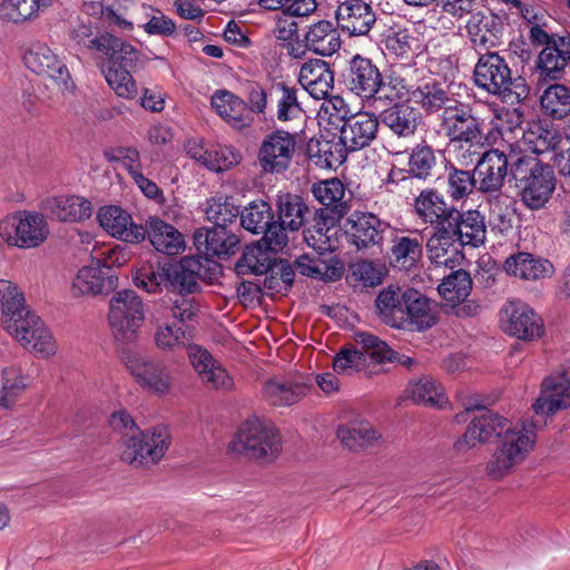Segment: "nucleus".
<instances>
[{
	"mask_svg": "<svg viewBox=\"0 0 570 570\" xmlns=\"http://www.w3.org/2000/svg\"><path fill=\"white\" fill-rule=\"evenodd\" d=\"M49 235V227L42 214L19 212L0 223V237L20 248H35Z\"/></svg>",
	"mask_w": 570,
	"mask_h": 570,
	"instance_id": "13",
	"label": "nucleus"
},
{
	"mask_svg": "<svg viewBox=\"0 0 570 570\" xmlns=\"http://www.w3.org/2000/svg\"><path fill=\"white\" fill-rule=\"evenodd\" d=\"M239 238L224 227H202L194 233V245L204 262L209 263L210 257L226 258L238 249Z\"/></svg>",
	"mask_w": 570,
	"mask_h": 570,
	"instance_id": "21",
	"label": "nucleus"
},
{
	"mask_svg": "<svg viewBox=\"0 0 570 570\" xmlns=\"http://www.w3.org/2000/svg\"><path fill=\"white\" fill-rule=\"evenodd\" d=\"M104 73L108 86L118 97L129 100L137 97L138 86L129 68H107Z\"/></svg>",
	"mask_w": 570,
	"mask_h": 570,
	"instance_id": "63",
	"label": "nucleus"
},
{
	"mask_svg": "<svg viewBox=\"0 0 570 570\" xmlns=\"http://www.w3.org/2000/svg\"><path fill=\"white\" fill-rule=\"evenodd\" d=\"M390 224L368 212H354L345 220L347 242L358 250L380 246Z\"/></svg>",
	"mask_w": 570,
	"mask_h": 570,
	"instance_id": "15",
	"label": "nucleus"
},
{
	"mask_svg": "<svg viewBox=\"0 0 570 570\" xmlns=\"http://www.w3.org/2000/svg\"><path fill=\"white\" fill-rule=\"evenodd\" d=\"M504 269L522 279L535 281L550 276L553 266L548 259L534 258L529 253H518L505 259Z\"/></svg>",
	"mask_w": 570,
	"mask_h": 570,
	"instance_id": "44",
	"label": "nucleus"
},
{
	"mask_svg": "<svg viewBox=\"0 0 570 570\" xmlns=\"http://www.w3.org/2000/svg\"><path fill=\"white\" fill-rule=\"evenodd\" d=\"M271 92L278 95L276 101V118L278 121H292L304 115V110L297 98V89L295 87L281 81L271 87Z\"/></svg>",
	"mask_w": 570,
	"mask_h": 570,
	"instance_id": "54",
	"label": "nucleus"
},
{
	"mask_svg": "<svg viewBox=\"0 0 570 570\" xmlns=\"http://www.w3.org/2000/svg\"><path fill=\"white\" fill-rule=\"evenodd\" d=\"M305 48L323 57H330L341 48L337 29L328 20L312 24L304 38Z\"/></svg>",
	"mask_w": 570,
	"mask_h": 570,
	"instance_id": "40",
	"label": "nucleus"
},
{
	"mask_svg": "<svg viewBox=\"0 0 570 570\" xmlns=\"http://www.w3.org/2000/svg\"><path fill=\"white\" fill-rule=\"evenodd\" d=\"M465 29L475 47L489 51L501 43L504 24L498 14L474 11L470 14Z\"/></svg>",
	"mask_w": 570,
	"mask_h": 570,
	"instance_id": "27",
	"label": "nucleus"
},
{
	"mask_svg": "<svg viewBox=\"0 0 570 570\" xmlns=\"http://www.w3.org/2000/svg\"><path fill=\"white\" fill-rule=\"evenodd\" d=\"M331 213L324 214L322 210H316L313 218V225L304 230V238L308 246L313 247L320 255L330 252L331 254L335 249V244L332 239L333 229L336 227L340 220H334L332 224L328 223Z\"/></svg>",
	"mask_w": 570,
	"mask_h": 570,
	"instance_id": "45",
	"label": "nucleus"
},
{
	"mask_svg": "<svg viewBox=\"0 0 570 570\" xmlns=\"http://www.w3.org/2000/svg\"><path fill=\"white\" fill-rule=\"evenodd\" d=\"M42 209L61 222H81L92 214L90 200L77 195H60L42 202Z\"/></svg>",
	"mask_w": 570,
	"mask_h": 570,
	"instance_id": "34",
	"label": "nucleus"
},
{
	"mask_svg": "<svg viewBox=\"0 0 570 570\" xmlns=\"http://www.w3.org/2000/svg\"><path fill=\"white\" fill-rule=\"evenodd\" d=\"M407 289L390 286L382 289L375 299L376 313L380 320L390 327L402 330L407 305Z\"/></svg>",
	"mask_w": 570,
	"mask_h": 570,
	"instance_id": "35",
	"label": "nucleus"
},
{
	"mask_svg": "<svg viewBox=\"0 0 570 570\" xmlns=\"http://www.w3.org/2000/svg\"><path fill=\"white\" fill-rule=\"evenodd\" d=\"M510 175L519 189L522 203L531 210L544 207L556 188L552 167L535 157H517L511 164Z\"/></svg>",
	"mask_w": 570,
	"mask_h": 570,
	"instance_id": "5",
	"label": "nucleus"
},
{
	"mask_svg": "<svg viewBox=\"0 0 570 570\" xmlns=\"http://www.w3.org/2000/svg\"><path fill=\"white\" fill-rule=\"evenodd\" d=\"M474 83L479 89L499 97L508 105H515L529 96V87L521 76L512 77L511 69L498 52L480 55L473 70Z\"/></svg>",
	"mask_w": 570,
	"mask_h": 570,
	"instance_id": "3",
	"label": "nucleus"
},
{
	"mask_svg": "<svg viewBox=\"0 0 570 570\" xmlns=\"http://www.w3.org/2000/svg\"><path fill=\"white\" fill-rule=\"evenodd\" d=\"M98 51L108 58L107 68L132 69L140 58V51L137 48L109 32L101 33Z\"/></svg>",
	"mask_w": 570,
	"mask_h": 570,
	"instance_id": "39",
	"label": "nucleus"
},
{
	"mask_svg": "<svg viewBox=\"0 0 570 570\" xmlns=\"http://www.w3.org/2000/svg\"><path fill=\"white\" fill-rule=\"evenodd\" d=\"M491 458L487 462V475L500 481L514 472L532 451L535 443V433L532 426L509 422L498 438Z\"/></svg>",
	"mask_w": 570,
	"mask_h": 570,
	"instance_id": "4",
	"label": "nucleus"
},
{
	"mask_svg": "<svg viewBox=\"0 0 570 570\" xmlns=\"http://www.w3.org/2000/svg\"><path fill=\"white\" fill-rule=\"evenodd\" d=\"M416 216L433 228L450 227L458 217V208L445 200L443 194L434 188L423 189L414 199Z\"/></svg>",
	"mask_w": 570,
	"mask_h": 570,
	"instance_id": "18",
	"label": "nucleus"
},
{
	"mask_svg": "<svg viewBox=\"0 0 570 570\" xmlns=\"http://www.w3.org/2000/svg\"><path fill=\"white\" fill-rule=\"evenodd\" d=\"M256 3L261 9L281 11V16L291 18L308 17L317 9L316 0H256Z\"/></svg>",
	"mask_w": 570,
	"mask_h": 570,
	"instance_id": "61",
	"label": "nucleus"
},
{
	"mask_svg": "<svg viewBox=\"0 0 570 570\" xmlns=\"http://www.w3.org/2000/svg\"><path fill=\"white\" fill-rule=\"evenodd\" d=\"M97 218L104 230L122 242L138 244L146 237V228L136 224L131 215L119 206L101 207Z\"/></svg>",
	"mask_w": 570,
	"mask_h": 570,
	"instance_id": "19",
	"label": "nucleus"
},
{
	"mask_svg": "<svg viewBox=\"0 0 570 570\" xmlns=\"http://www.w3.org/2000/svg\"><path fill=\"white\" fill-rule=\"evenodd\" d=\"M336 436L342 445L350 451L361 452L377 445L382 434L364 419L352 420L337 428Z\"/></svg>",
	"mask_w": 570,
	"mask_h": 570,
	"instance_id": "31",
	"label": "nucleus"
},
{
	"mask_svg": "<svg viewBox=\"0 0 570 570\" xmlns=\"http://www.w3.org/2000/svg\"><path fill=\"white\" fill-rule=\"evenodd\" d=\"M452 228H433L431 236L426 242V256L432 265L436 267H446L454 269L464 261L462 244L455 237Z\"/></svg>",
	"mask_w": 570,
	"mask_h": 570,
	"instance_id": "17",
	"label": "nucleus"
},
{
	"mask_svg": "<svg viewBox=\"0 0 570 570\" xmlns=\"http://www.w3.org/2000/svg\"><path fill=\"white\" fill-rule=\"evenodd\" d=\"M406 91L405 96H410L411 100L420 106L426 115H434L441 112V116H446L451 109L459 102L450 92L448 87L430 78L423 80L414 86L405 79Z\"/></svg>",
	"mask_w": 570,
	"mask_h": 570,
	"instance_id": "16",
	"label": "nucleus"
},
{
	"mask_svg": "<svg viewBox=\"0 0 570 570\" xmlns=\"http://www.w3.org/2000/svg\"><path fill=\"white\" fill-rule=\"evenodd\" d=\"M115 286L114 276L94 264L78 271L72 282V293L76 296L98 295L109 292Z\"/></svg>",
	"mask_w": 570,
	"mask_h": 570,
	"instance_id": "41",
	"label": "nucleus"
},
{
	"mask_svg": "<svg viewBox=\"0 0 570 570\" xmlns=\"http://www.w3.org/2000/svg\"><path fill=\"white\" fill-rule=\"evenodd\" d=\"M308 214L309 209L301 196L289 193L277 196V217L288 230L301 229Z\"/></svg>",
	"mask_w": 570,
	"mask_h": 570,
	"instance_id": "49",
	"label": "nucleus"
},
{
	"mask_svg": "<svg viewBox=\"0 0 570 570\" xmlns=\"http://www.w3.org/2000/svg\"><path fill=\"white\" fill-rule=\"evenodd\" d=\"M448 195L454 202L468 198L476 186L474 171L450 164L446 167Z\"/></svg>",
	"mask_w": 570,
	"mask_h": 570,
	"instance_id": "58",
	"label": "nucleus"
},
{
	"mask_svg": "<svg viewBox=\"0 0 570 570\" xmlns=\"http://www.w3.org/2000/svg\"><path fill=\"white\" fill-rule=\"evenodd\" d=\"M233 449L248 458L269 461L281 451V436L271 422L253 416L239 426Z\"/></svg>",
	"mask_w": 570,
	"mask_h": 570,
	"instance_id": "7",
	"label": "nucleus"
},
{
	"mask_svg": "<svg viewBox=\"0 0 570 570\" xmlns=\"http://www.w3.org/2000/svg\"><path fill=\"white\" fill-rule=\"evenodd\" d=\"M212 107L233 128L242 130L253 124L245 100L228 90H217L212 96Z\"/></svg>",
	"mask_w": 570,
	"mask_h": 570,
	"instance_id": "32",
	"label": "nucleus"
},
{
	"mask_svg": "<svg viewBox=\"0 0 570 570\" xmlns=\"http://www.w3.org/2000/svg\"><path fill=\"white\" fill-rule=\"evenodd\" d=\"M409 392L417 404L441 407L448 402L442 385L429 376L421 377L419 381L411 383Z\"/></svg>",
	"mask_w": 570,
	"mask_h": 570,
	"instance_id": "60",
	"label": "nucleus"
},
{
	"mask_svg": "<svg viewBox=\"0 0 570 570\" xmlns=\"http://www.w3.org/2000/svg\"><path fill=\"white\" fill-rule=\"evenodd\" d=\"M403 331L424 332L438 323V307L420 292L407 289Z\"/></svg>",
	"mask_w": 570,
	"mask_h": 570,
	"instance_id": "28",
	"label": "nucleus"
},
{
	"mask_svg": "<svg viewBox=\"0 0 570 570\" xmlns=\"http://www.w3.org/2000/svg\"><path fill=\"white\" fill-rule=\"evenodd\" d=\"M23 61L32 72L51 78L60 91L72 92L75 90V83L67 66L46 43L31 45L23 56Z\"/></svg>",
	"mask_w": 570,
	"mask_h": 570,
	"instance_id": "14",
	"label": "nucleus"
},
{
	"mask_svg": "<svg viewBox=\"0 0 570 570\" xmlns=\"http://www.w3.org/2000/svg\"><path fill=\"white\" fill-rule=\"evenodd\" d=\"M56 0H2L0 19L20 24L33 20L39 13L53 4Z\"/></svg>",
	"mask_w": 570,
	"mask_h": 570,
	"instance_id": "46",
	"label": "nucleus"
},
{
	"mask_svg": "<svg viewBox=\"0 0 570 570\" xmlns=\"http://www.w3.org/2000/svg\"><path fill=\"white\" fill-rule=\"evenodd\" d=\"M298 82L314 99H327L334 86V72L326 61L312 59L301 67Z\"/></svg>",
	"mask_w": 570,
	"mask_h": 570,
	"instance_id": "30",
	"label": "nucleus"
},
{
	"mask_svg": "<svg viewBox=\"0 0 570 570\" xmlns=\"http://www.w3.org/2000/svg\"><path fill=\"white\" fill-rule=\"evenodd\" d=\"M203 257H185L179 266H171L169 286L179 292V295L194 293L198 287V278L203 277Z\"/></svg>",
	"mask_w": 570,
	"mask_h": 570,
	"instance_id": "47",
	"label": "nucleus"
},
{
	"mask_svg": "<svg viewBox=\"0 0 570 570\" xmlns=\"http://www.w3.org/2000/svg\"><path fill=\"white\" fill-rule=\"evenodd\" d=\"M337 26L351 37L367 35L376 22V14L365 0H346L335 11Z\"/></svg>",
	"mask_w": 570,
	"mask_h": 570,
	"instance_id": "23",
	"label": "nucleus"
},
{
	"mask_svg": "<svg viewBox=\"0 0 570 570\" xmlns=\"http://www.w3.org/2000/svg\"><path fill=\"white\" fill-rule=\"evenodd\" d=\"M240 215L238 206L234 204L232 197H214L208 202L206 217L216 227L227 228L229 224L236 222Z\"/></svg>",
	"mask_w": 570,
	"mask_h": 570,
	"instance_id": "62",
	"label": "nucleus"
},
{
	"mask_svg": "<svg viewBox=\"0 0 570 570\" xmlns=\"http://www.w3.org/2000/svg\"><path fill=\"white\" fill-rule=\"evenodd\" d=\"M570 407V380L564 374L550 375L541 384L540 395L532 404L537 415L552 416Z\"/></svg>",
	"mask_w": 570,
	"mask_h": 570,
	"instance_id": "24",
	"label": "nucleus"
},
{
	"mask_svg": "<svg viewBox=\"0 0 570 570\" xmlns=\"http://www.w3.org/2000/svg\"><path fill=\"white\" fill-rule=\"evenodd\" d=\"M517 157V155L508 156L499 149H490L484 153L473 150L470 155L462 153L458 159L462 165L475 164L473 171L474 175H478V189L481 193L490 194L500 191L508 175V168Z\"/></svg>",
	"mask_w": 570,
	"mask_h": 570,
	"instance_id": "11",
	"label": "nucleus"
},
{
	"mask_svg": "<svg viewBox=\"0 0 570 570\" xmlns=\"http://www.w3.org/2000/svg\"><path fill=\"white\" fill-rule=\"evenodd\" d=\"M171 278V265L140 262L132 273V282L136 287L147 293H160L169 287Z\"/></svg>",
	"mask_w": 570,
	"mask_h": 570,
	"instance_id": "43",
	"label": "nucleus"
},
{
	"mask_svg": "<svg viewBox=\"0 0 570 570\" xmlns=\"http://www.w3.org/2000/svg\"><path fill=\"white\" fill-rule=\"evenodd\" d=\"M440 125L451 142L468 146L465 150L460 146L458 156L462 153L470 155L473 150L480 149L484 138L485 121L470 105L459 101L446 116H441Z\"/></svg>",
	"mask_w": 570,
	"mask_h": 570,
	"instance_id": "8",
	"label": "nucleus"
},
{
	"mask_svg": "<svg viewBox=\"0 0 570 570\" xmlns=\"http://www.w3.org/2000/svg\"><path fill=\"white\" fill-rule=\"evenodd\" d=\"M568 61L554 47H544L535 60L534 77L538 85L561 80Z\"/></svg>",
	"mask_w": 570,
	"mask_h": 570,
	"instance_id": "50",
	"label": "nucleus"
},
{
	"mask_svg": "<svg viewBox=\"0 0 570 570\" xmlns=\"http://www.w3.org/2000/svg\"><path fill=\"white\" fill-rule=\"evenodd\" d=\"M314 197L323 205L318 210L331 213L328 223L341 220L347 214L348 205L343 200L345 196V188L342 181L337 178L327 179L313 185Z\"/></svg>",
	"mask_w": 570,
	"mask_h": 570,
	"instance_id": "36",
	"label": "nucleus"
},
{
	"mask_svg": "<svg viewBox=\"0 0 570 570\" xmlns=\"http://www.w3.org/2000/svg\"><path fill=\"white\" fill-rule=\"evenodd\" d=\"M146 235L157 252L176 255L185 247L183 235L170 224L151 217L148 220Z\"/></svg>",
	"mask_w": 570,
	"mask_h": 570,
	"instance_id": "42",
	"label": "nucleus"
},
{
	"mask_svg": "<svg viewBox=\"0 0 570 570\" xmlns=\"http://www.w3.org/2000/svg\"><path fill=\"white\" fill-rule=\"evenodd\" d=\"M265 247L258 243L257 245L246 246L242 257L235 266L238 275H263L272 269V257Z\"/></svg>",
	"mask_w": 570,
	"mask_h": 570,
	"instance_id": "55",
	"label": "nucleus"
},
{
	"mask_svg": "<svg viewBox=\"0 0 570 570\" xmlns=\"http://www.w3.org/2000/svg\"><path fill=\"white\" fill-rule=\"evenodd\" d=\"M350 151L340 135L326 131L308 140L306 155L320 168H337Z\"/></svg>",
	"mask_w": 570,
	"mask_h": 570,
	"instance_id": "25",
	"label": "nucleus"
},
{
	"mask_svg": "<svg viewBox=\"0 0 570 570\" xmlns=\"http://www.w3.org/2000/svg\"><path fill=\"white\" fill-rule=\"evenodd\" d=\"M502 314L507 320L504 330L512 336L530 341L540 337L543 333L541 318L524 303L510 301L505 304Z\"/></svg>",
	"mask_w": 570,
	"mask_h": 570,
	"instance_id": "26",
	"label": "nucleus"
},
{
	"mask_svg": "<svg viewBox=\"0 0 570 570\" xmlns=\"http://www.w3.org/2000/svg\"><path fill=\"white\" fill-rule=\"evenodd\" d=\"M354 341L362 345L368 353L370 358L375 363L384 361L397 362L410 368L414 360L406 355H400L394 352L384 341L368 332H355Z\"/></svg>",
	"mask_w": 570,
	"mask_h": 570,
	"instance_id": "48",
	"label": "nucleus"
},
{
	"mask_svg": "<svg viewBox=\"0 0 570 570\" xmlns=\"http://www.w3.org/2000/svg\"><path fill=\"white\" fill-rule=\"evenodd\" d=\"M240 225L252 234H262L273 223L274 212L265 200H254L240 212Z\"/></svg>",
	"mask_w": 570,
	"mask_h": 570,
	"instance_id": "57",
	"label": "nucleus"
},
{
	"mask_svg": "<svg viewBox=\"0 0 570 570\" xmlns=\"http://www.w3.org/2000/svg\"><path fill=\"white\" fill-rule=\"evenodd\" d=\"M204 167L208 170L220 173L237 165L240 159L239 153L233 147L225 145H208Z\"/></svg>",
	"mask_w": 570,
	"mask_h": 570,
	"instance_id": "64",
	"label": "nucleus"
},
{
	"mask_svg": "<svg viewBox=\"0 0 570 570\" xmlns=\"http://www.w3.org/2000/svg\"><path fill=\"white\" fill-rule=\"evenodd\" d=\"M458 217L451 223L455 237L462 246L469 245L479 247L484 244L487 235V225L484 216L476 209L461 212L458 209Z\"/></svg>",
	"mask_w": 570,
	"mask_h": 570,
	"instance_id": "37",
	"label": "nucleus"
},
{
	"mask_svg": "<svg viewBox=\"0 0 570 570\" xmlns=\"http://www.w3.org/2000/svg\"><path fill=\"white\" fill-rule=\"evenodd\" d=\"M121 358L142 389L158 395H165L170 391L173 377L165 362L132 347L124 348Z\"/></svg>",
	"mask_w": 570,
	"mask_h": 570,
	"instance_id": "10",
	"label": "nucleus"
},
{
	"mask_svg": "<svg viewBox=\"0 0 570 570\" xmlns=\"http://www.w3.org/2000/svg\"><path fill=\"white\" fill-rule=\"evenodd\" d=\"M438 165L435 150L425 142L417 144L410 153L407 171L410 176L419 179L432 177Z\"/></svg>",
	"mask_w": 570,
	"mask_h": 570,
	"instance_id": "59",
	"label": "nucleus"
},
{
	"mask_svg": "<svg viewBox=\"0 0 570 570\" xmlns=\"http://www.w3.org/2000/svg\"><path fill=\"white\" fill-rule=\"evenodd\" d=\"M169 433L165 426H155L150 431L131 433L121 442L120 458L134 468L156 464L169 448Z\"/></svg>",
	"mask_w": 570,
	"mask_h": 570,
	"instance_id": "9",
	"label": "nucleus"
},
{
	"mask_svg": "<svg viewBox=\"0 0 570 570\" xmlns=\"http://www.w3.org/2000/svg\"><path fill=\"white\" fill-rule=\"evenodd\" d=\"M422 253V237L396 236L391 247V264L409 271L417 264Z\"/></svg>",
	"mask_w": 570,
	"mask_h": 570,
	"instance_id": "51",
	"label": "nucleus"
},
{
	"mask_svg": "<svg viewBox=\"0 0 570 570\" xmlns=\"http://www.w3.org/2000/svg\"><path fill=\"white\" fill-rule=\"evenodd\" d=\"M472 289V279L468 272L462 268L453 271L445 276L439 285L438 291L444 301L455 306L466 299Z\"/></svg>",
	"mask_w": 570,
	"mask_h": 570,
	"instance_id": "53",
	"label": "nucleus"
},
{
	"mask_svg": "<svg viewBox=\"0 0 570 570\" xmlns=\"http://www.w3.org/2000/svg\"><path fill=\"white\" fill-rule=\"evenodd\" d=\"M420 112L409 102H396L384 109L380 122L399 138L414 136L420 124Z\"/></svg>",
	"mask_w": 570,
	"mask_h": 570,
	"instance_id": "33",
	"label": "nucleus"
},
{
	"mask_svg": "<svg viewBox=\"0 0 570 570\" xmlns=\"http://www.w3.org/2000/svg\"><path fill=\"white\" fill-rule=\"evenodd\" d=\"M308 385L302 377L272 379L264 385L265 399L274 406H289L306 395Z\"/></svg>",
	"mask_w": 570,
	"mask_h": 570,
	"instance_id": "38",
	"label": "nucleus"
},
{
	"mask_svg": "<svg viewBox=\"0 0 570 570\" xmlns=\"http://www.w3.org/2000/svg\"><path fill=\"white\" fill-rule=\"evenodd\" d=\"M296 153L294 134L276 129L265 135L258 146L256 165L263 175H284Z\"/></svg>",
	"mask_w": 570,
	"mask_h": 570,
	"instance_id": "12",
	"label": "nucleus"
},
{
	"mask_svg": "<svg viewBox=\"0 0 570 570\" xmlns=\"http://www.w3.org/2000/svg\"><path fill=\"white\" fill-rule=\"evenodd\" d=\"M30 377L18 365H8L1 371L0 406L9 409L29 386Z\"/></svg>",
	"mask_w": 570,
	"mask_h": 570,
	"instance_id": "52",
	"label": "nucleus"
},
{
	"mask_svg": "<svg viewBox=\"0 0 570 570\" xmlns=\"http://www.w3.org/2000/svg\"><path fill=\"white\" fill-rule=\"evenodd\" d=\"M347 90L363 101H395L404 97L407 90L405 78L396 71L383 73L368 57L354 55L343 75Z\"/></svg>",
	"mask_w": 570,
	"mask_h": 570,
	"instance_id": "2",
	"label": "nucleus"
},
{
	"mask_svg": "<svg viewBox=\"0 0 570 570\" xmlns=\"http://www.w3.org/2000/svg\"><path fill=\"white\" fill-rule=\"evenodd\" d=\"M188 356L204 385L216 390H228L233 386V380L207 350L191 345L188 347Z\"/></svg>",
	"mask_w": 570,
	"mask_h": 570,
	"instance_id": "29",
	"label": "nucleus"
},
{
	"mask_svg": "<svg viewBox=\"0 0 570 570\" xmlns=\"http://www.w3.org/2000/svg\"><path fill=\"white\" fill-rule=\"evenodd\" d=\"M0 311L6 331L26 348L42 358L57 353L51 332L38 315L27 309L23 294L10 281L0 279Z\"/></svg>",
	"mask_w": 570,
	"mask_h": 570,
	"instance_id": "1",
	"label": "nucleus"
},
{
	"mask_svg": "<svg viewBox=\"0 0 570 570\" xmlns=\"http://www.w3.org/2000/svg\"><path fill=\"white\" fill-rule=\"evenodd\" d=\"M109 325L115 340L119 344L129 345L138 337L139 328L145 321L141 298L135 291L116 292L109 302Z\"/></svg>",
	"mask_w": 570,
	"mask_h": 570,
	"instance_id": "6",
	"label": "nucleus"
},
{
	"mask_svg": "<svg viewBox=\"0 0 570 570\" xmlns=\"http://www.w3.org/2000/svg\"><path fill=\"white\" fill-rule=\"evenodd\" d=\"M509 422L508 419L492 411L482 410L472 419L465 433L456 441V450L472 449L489 442L492 438L498 439Z\"/></svg>",
	"mask_w": 570,
	"mask_h": 570,
	"instance_id": "22",
	"label": "nucleus"
},
{
	"mask_svg": "<svg viewBox=\"0 0 570 570\" xmlns=\"http://www.w3.org/2000/svg\"><path fill=\"white\" fill-rule=\"evenodd\" d=\"M379 117L368 111L350 115L340 127V137L350 153L371 145L379 131Z\"/></svg>",
	"mask_w": 570,
	"mask_h": 570,
	"instance_id": "20",
	"label": "nucleus"
},
{
	"mask_svg": "<svg viewBox=\"0 0 570 570\" xmlns=\"http://www.w3.org/2000/svg\"><path fill=\"white\" fill-rule=\"evenodd\" d=\"M540 102L546 115L554 119H563L570 115V87L562 83L548 86Z\"/></svg>",
	"mask_w": 570,
	"mask_h": 570,
	"instance_id": "56",
	"label": "nucleus"
}]
</instances>
